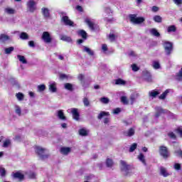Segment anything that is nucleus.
I'll return each instance as SVG.
<instances>
[{
  "label": "nucleus",
  "mask_w": 182,
  "mask_h": 182,
  "mask_svg": "<svg viewBox=\"0 0 182 182\" xmlns=\"http://www.w3.org/2000/svg\"><path fill=\"white\" fill-rule=\"evenodd\" d=\"M100 102H101V103H104V105H107V103H109L110 100H109V98L103 97L100 99Z\"/></svg>",
  "instance_id": "39"
},
{
  "label": "nucleus",
  "mask_w": 182,
  "mask_h": 182,
  "mask_svg": "<svg viewBox=\"0 0 182 182\" xmlns=\"http://www.w3.org/2000/svg\"><path fill=\"white\" fill-rule=\"evenodd\" d=\"M102 50H103L104 52L107 51V45H106V44H102Z\"/></svg>",
  "instance_id": "64"
},
{
  "label": "nucleus",
  "mask_w": 182,
  "mask_h": 182,
  "mask_svg": "<svg viewBox=\"0 0 182 182\" xmlns=\"http://www.w3.org/2000/svg\"><path fill=\"white\" fill-rule=\"evenodd\" d=\"M174 168L175 170H181V165L180 164H175Z\"/></svg>",
  "instance_id": "58"
},
{
  "label": "nucleus",
  "mask_w": 182,
  "mask_h": 182,
  "mask_svg": "<svg viewBox=\"0 0 182 182\" xmlns=\"http://www.w3.org/2000/svg\"><path fill=\"white\" fill-rule=\"evenodd\" d=\"M16 97H17L18 100H19L20 102L23 100V94H22L21 92H18L16 95Z\"/></svg>",
  "instance_id": "47"
},
{
  "label": "nucleus",
  "mask_w": 182,
  "mask_h": 182,
  "mask_svg": "<svg viewBox=\"0 0 182 182\" xmlns=\"http://www.w3.org/2000/svg\"><path fill=\"white\" fill-rule=\"evenodd\" d=\"M168 137H170V139H176V134H174V133H173V132H169L168 134Z\"/></svg>",
  "instance_id": "61"
},
{
  "label": "nucleus",
  "mask_w": 182,
  "mask_h": 182,
  "mask_svg": "<svg viewBox=\"0 0 182 182\" xmlns=\"http://www.w3.org/2000/svg\"><path fill=\"white\" fill-rule=\"evenodd\" d=\"M161 174L164 177H168L169 176L168 173L167 172V170L164 167H161L160 168Z\"/></svg>",
  "instance_id": "30"
},
{
  "label": "nucleus",
  "mask_w": 182,
  "mask_h": 182,
  "mask_svg": "<svg viewBox=\"0 0 182 182\" xmlns=\"http://www.w3.org/2000/svg\"><path fill=\"white\" fill-rule=\"evenodd\" d=\"M109 41H111V42H113V41L116 39V36H114V34H109Z\"/></svg>",
  "instance_id": "59"
},
{
  "label": "nucleus",
  "mask_w": 182,
  "mask_h": 182,
  "mask_svg": "<svg viewBox=\"0 0 182 182\" xmlns=\"http://www.w3.org/2000/svg\"><path fill=\"white\" fill-rule=\"evenodd\" d=\"M175 153L178 157H182V151L181 149L176 151Z\"/></svg>",
  "instance_id": "60"
},
{
  "label": "nucleus",
  "mask_w": 182,
  "mask_h": 182,
  "mask_svg": "<svg viewBox=\"0 0 182 182\" xmlns=\"http://www.w3.org/2000/svg\"><path fill=\"white\" fill-rule=\"evenodd\" d=\"M35 150L41 160H47V159H49V156H50V154H49V151L42 146H36Z\"/></svg>",
  "instance_id": "1"
},
{
  "label": "nucleus",
  "mask_w": 182,
  "mask_h": 182,
  "mask_svg": "<svg viewBox=\"0 0 182 182\" xmlns=\"http://www.w3.org/2000/svg\"><path fill=\"white\" fill-rule=\"evenodd\" d=\"M60 79L61 80H68V79H70V75H68L66 74H60Z\"/></svg>",
  "instance_id": "41"
},
{
  "label": "nucleus",
  "mask_w": 182,
  "mask_h": 182,
  "mask_svg": "<svg viewBox=\"0 0 182 182\" xmlns=\"http://www.w3.org/2000/svg\"><path fill=\"white\" fill-rule=\"evenodd\" d=\"M105 22H107V23H110V22H112L113 18H112V17H110V18L105 17Z\"/></svg>",
  "instance_id": "62"
},
{
  "label": "nucleus",
  "mask_w": 182,
  "mask_h": 182,
  "mask_svg": "<svg viewBox=\"0 0 182 182\" xmlns=\"http://www.w3.org/2000/svg\"><path fill=\"white\" fill-rule=\"evenodd\" d=\"M79 134L80 136H87V131L85 129H81L79 130Z\"/></svg>",
  "instance_id": "46"
},
{
  "label": "nucleus",
  "mask_w": 182,
  "mask_h": 182,
  "mask_svg": "<svg viewBox=\"0 0 182 182\" xmlns=\"http://www.w3.org/2000/svg\"><path fill=\"white\" fill-rule=\"evenodd\" d=\"M14 110H15L16 114H17L18 116H21L22 109H21V107H19V105H15L14 106Z\"/></svg>",
  "instance_id": "24"
},
{
  "label": "nucleus",
  "mask_w": 182,
  "mask_h": 182,
  "mask_svg": "<svg viewBox=\"0 0 182 182\" xmlns=\"http://www.w3.org/2000/svg\"><path fill=\"white\" fill-rule=\"evenodd\" d=\"M28 46H30V48H35V42L33 41H29Z\"/></svg>",
  "instance_id": "63"
},
{
  "label": "nucleus",
  "mask_w": 182,
  "mask_h": 182,
  "mask_svg": "<svg viewBox=\"0 0 182 182\" xmlns=\"http://www.w3.org/2000/svg\"><path fill=\"white\" fill-rule=\"evenodd\" d=\"M136 149H137V144L134 143L132 145H131L129 148V152L133 153V151H134Z\"/></svg>",
  "instance_id": "44"
},
{
  "label": "nucleus",
  "mask_w": 182,
  "mask_h": 182,
  "mask_svg": "<svg viewBox=\"0 0 182 182\" xmlns=\"http://www.w3.org/2000/svg\"><path fill=\"white\" fill-rule=\"evenodd\" d=\"M130 21L135 25H139L140 23H143L145 19L144 17H137V16L134 14L129 15Z\"/></svg>",
  "instance_id": "2"
},
{
  "label": "nucleus",
  "mask_w": 182,
  "mask_h": 182,
  "mask_svg": "<svg viewBox=\"0 0 182 182\" xmlns=\"http://www.w3.org/2000/svg\"><path fill=\"white\" fill-rule=\"evenodd\" d=\"M107 167H112L113 166V161L110 159H107L106 161Z\"/></svg>",
  "instance_id": "51"
},
{
  "label": "nucleus",
  "mask_w": 182,
  "mask_h": 182,
  "mask_svg": "<svg viewBox=\"0 0 182 182\" xmlns=\"http://www.w3.org/2000/svg\"><path fill=\"white\" fill-rule=\"evenodd\" d=\"M15 48L14 47H9V48H6L4 49V53L6 55H11V53H12V52H14Z\"/></svg>",
  "instance_id": "32"
},
{
  "label": "nucleus",
  "mask_w": 182,
  "mask_h": 182,
  "mask_svg": "<svg viewBox=\"0 0 182 182\" xmlns=\"http://www.w3.org/2000/svg\"><path fill=\"white\" fill-rule=\"evenodd\" d=\"M64 87L65 89H66V90H70V91L73 90V85L68 82L64 84Z\"/></svg>",
  "instance_id": "36"
},
{
  "label": "nucleus",
  "mask_w": 182,
  "mask_h": 182,
  "mask_svg": "<svg viewBox=\"0 0 182 182\" xmlns=\"http://www.w3.org/2000/svg\"><path fill=\"white\" fill-rule=\"evenodd\" d=\"M60 38L61 41H63L64 42H68V43H71L72 42V38L65 36V35H61L60 36Z\"/></svg>",
  "instance_id": "20"
},
{
  "label": "nucleus",
  "mask_w": 182,
  "mask_h": 182,
  "mask_svg": "<svg viewBox=\"0 0 182 182\" xmlns=\"http://www.w3.org/2000/svg\"><path fill=\"white\" fill-rule=\"evenodd\" d=\"M29 178H36V173H35L34 172H28L27 173Z\"/></svg>",
  "instance_id": "52"
},
{
  "label": "nucleus",
  "mask_w": 182,
  "mask_h": 182,
  "mask_svg": "<svg viewBox=\"0 0 182 182\" xmlns=\"http://www.w3.org/2000/svg\"><path fill=\"white\" fill-rule=\"evenodd\" d=\"M60 151L63 156H68V154L72 151V148L69 146H63L60 148Z\"/></svg>",
  "instance_id": "9"
},
{
  "label": "nucleus",
  "mask_w": 182,
  "mask_h": 182,
  "mask_svg": "<svg viewBox=\"0 0 182 182\" xmlns=\"http://www.w3.org/2000/svg\"><path fill=\"white\" fill-rule=\"evenodd\" d=\"M20 38H21L22 41H28V39H29V36L26 32H22L20 34Z\"/></svg>",
  "instance_id": "29"
},
{
  "label": "nucleus",
  "mask_w": 182,
  "mask_h": 182,
  "mask_svg": "<svg viewBox=\"0 0 182 182\" xmlns=\"http://www.w3.org/2000/svg\"><path fill=\"white\" fill-rule=\"evenodd\" d=\"M11 39V37L6 34H1L0 35V42L1 43H5L6 41H9Z\"/></svg>",
  "instance_id": "16"
},
{
  "label": "nucleus",
  "mask_w": 182,
  "mask_h": 182,
  "mask_svg": "<svg viewBox=\"0 0 182 182\" xmlns=\"http://www.w3.org/2000/svg\"><path fill=\"white\" fill-rule=\"evenodd\" d=\"M78 35L82 38V39H87V33L85 30H80L77 32Z\"/></svg>",
  "instance_id": "25"
},
{
  "label": "nucleus",
  "mask_w": 182,
  "mask_h": 182,
  "mask_svg": "<svg viewBox=\"0 0 182 182\" xmlns=\"http://www.w3.org/2000/svg\"><path fill=\"white\" fill-rule=\"evenodd\" d=\"M121 102L124 105H129V100H127V97H125V96L121 97Z\"/></svg>",
  "instance_id": "43"
},
{
  "label": "nucleus",
  "mask_w": 182,
  "mask_h": 182,
  "mask_svg": "<svg viewBox=\"0 0 182 182\" xmlns=\"http://www.w3.org/2000/svg\"><path fill=\"white\" fill-rule=\"evenodd\" d=\"M68 110L70 112V113H72L73 119H74V120H79L80 114H79V109H77V108H71Z\"/></svg>",
  "instance_id": "6"
},
{
  "label": "nucleus",
  "mask_w": 182,
  "mask_h": 182,
  "mask_svg": "<svg viewBox=\"0 0 182 182\" xmlns=\"http://www.w3.org/2000/svg\"><path fill=\"white\" fill-rule=\"evenodd\" d=\"M45 89H46V86H45V85H40L38 86V92H43Z\"/></svg>",
  "instance_id": "53"
},
{
  "label": "nucleus",
  "mask_w": 182,
  "mask_h": 182,
  "mask_svg": "<svg viewBox=\"0 0 182 182\" xmlns=\"http://www.w3.org/2000/svg\"><path fill=\"white\" fill-rule=\"evenodd\" d=\"M128 55L129 56V58H136V56H137V54H136V52L130 50L128 52Z\"/></svg>",
  "instance_id": "50"
},
{
  "label": "nucleus",
  "mask_w": 182,
  "mask_h": 182,
  "mask_svg": "<svg viewBox=\"0 0 182 182\" xmlns=\"http://www.w3.org/2000/svg\"><path fill=\"white\" fill-rule=\"evenodd\" d=\"M154 21L158 23H161L162 21H163V18H161V16H155L153 18Z\"/></svg>",
  "instance_id": "38"
},
{
  "label": "nucleus",
  "mask_w": 182,
  "mask_h": 182,
  "mask_svg": "<svg viewBox=\"0 0 182 182\" xmlns=\"http://www.w3.org/2000/svg\"><path fill=\"white\" fill-rule=\"evenodd\" d=\"M168 93H170V90H166L159 96V99L161 100H164V99L167 97V95H168Z\"/></svg>",
  "instance_id": "26"
},
{
  "label": "nucleus",
  "mask_w": 182,
  "mask_h": 182,
  "mask_svg": "<svg viewBox=\"0 0 182 182\" xmlns=\"http://www.w3.org/2000/svg\"><path fill=\"white\" fill-rule=\"evenodd\" d=\"M158 95H160V92H159V91L152 90L149 92V96L153 99H154V97H157Z\"/></svg>",
  "instance_id": "31"
},
{
  "label": "nucleus",
  "mask_w": 182,
  "mask_h": 182,
  "mask_svg": "<svg viewBox=\"0 0 182 182\" xmlns=\"http://www.w3.org/2000/svg\"><path fill=\"white\" fill-rule=\"evenodd\" d=\"M155 110H156L155 117H160L161 114L166 113V110L163 109L161 107H155Z\"/></svg>",
  "instance_id": "12"
},
{
  "label": "nucleus",
  "mask_w": 182,
  "mask_h": 182,
  "mask_svg": "<svg viewBox=\"0 0 182 182\" xmlns=\"http://www.w3.org/2000/svg\"><path fill=\"white\" fill-rule=\"evenodd\" d=\"M78 80L81 82L82 85H85V75L83 74L79 75Z\"/></svg>",
  "instance_id": "45"
},
{
  "label": "nucleus",
  "mask_w": 182,
  "mask_h": 182,
  "mask_svg": "<svg viewBox=\"0 0 182 182\" xmlns=\"http://www.w3.org/2000/svg\"><path fill=\"white\" fill-rule=\"evenodd\" d=\"M138 160L144 164V166H147V164L146 163V156H144V154L142 153L139 154V155L137 156Z\"/></svg>",
  "instance_id": "17"
},
{
  "label": "nucleus",
  "mask_w": 182,
  "mask_h": 182,
  "mask_svg": "<svg viewBox=\"0 0 182 182\" xmlns=\"http://www.w3.org/2000/svg\"><path fill=\"white\" fill-rule=\"evenodd\" d=\"M126 136H129V137H132V136L134 135V129L130 128L127 132H125Z\"/></svg>",
  "instance_id": "35"
},
{
  "label": "nucleus",
  "mask_w": 182,
  "mask_h": 182,
  "mask_svg": "<svg viewBox=\"0 0 182 182\" xmlns=\"http://www.w3.org/2000/svg\"><path fill=\"white\" fill-rule=\"evenodd\" d=\"M159 154H161L164 159H168V156H170L168 149L165 146H161L159 147Z\"/></svg>",
  "instance_id": "5"
},
{
  "label": "nucleus",
  "mask_w": 182,
  "mask_h": 182,
  "mask_svg": "<svg viewBox=\"0 0 182 182\" xmlns=\"http://www.w3.org/2000/svg\"><path fill=\"white\" fill-rule=\"evenodd\" d=\"M16 11L11 7H6L4 9V14L6 15H15Z\"/></svg>",
  "instance_id": "14"
},
{
  "label": "nucleus",
  "mask_w": 182,
  "mask_h": 182,
  "mask_svg": "<svg viewBox=\"0 0 182 182\" xmlns=\"http://www.w3.org/2000/svg\"><path fill=\"white\" fill-rule=\"evenodd\" d=\"M132 69L134 72H137V70H139V67H137V65L133 64L132 65Z\"/></svg>",
  "instance_id": "55"
},
{
  "label": "nucleus",
  "mask_w": 182,
  "mask_h": 182,
  "mask_svg": "<svg viewBox=\"0 0 182 182\" xmlns=\"http://www.w3.org/2000/svg\"><path fill=\"white\" fill-rule=\"evenodd\" d=\"M106 116H110V114L107 112H105V111H102L97 116V119H99V120L103 119V117H106Z\"/></svg>",
  "instance_id": "22"
},
{
  "label": "nucleus",
  "mask_w": 182,
  "mask_h": 182,
  "mask_svg": "<svg viewBox=\"0 0 182 182\" xmlns=\"http://www.w3.org/2000/svg\"><path fill=\"white\" fill-rule=\"evenodd\" d=\"M48 89L52 93H56V91L58 90V89L56 88V82H50Z\"/></svg>",
  "instance_id": "13"
},
{
  "label": "nucleus",
  "mask_w": 182,
  "mask_h": 182,
  "mask_svg": "<svg viewBox=\"0 0 182 182\" xmlns=\"http://www.w3.org/2000/svg\"><path fill=\"white\" fill-rule=\"evenodd\" d=\"M85 23L87 25H88L91 31H95V24L93 21H92V20H90V18H85Z\"/></svg>",
  "instance_id": "15"
},
{
  "label": "nucleus",
  "mask_w": 182,
  "mask_h": 182,
  "mask_svg": "<svg viewBox=\"0 0 182 182\" xmlns=\"http://www.w3.org/2000/svg\"><path fill=\"white\" fill-rule=\"evenodd\" d=\"M137 97H139V94L137 93H134L131 95V97H130L131 105H133V103L136 102V99H137Z\"/></svg>",
  "instance_id": "28"
},
{
  "label": "nucleus",
  "mask_w": 182,
  "mask_h": 182,
  "mask_svg": "<svg viewBox=\"0 0 182 182\" xmlns=\"http://www.w3.org/2000/svg\"><path fill=\"white\" fill-rule=\"evenodd\" d=\"M120 164H121V170L122 171H127V170H129V165L126 163V161H121Z\"/></svg>",
  "instance_id": "19"
},
{
  "label": "nucleus",
  "mask_w": 182,
  "mask_h": 182,
  "mask_svg": "<svg viewBox=\"0 0 182 182\" xmlns=\"http://www.w3.org/2000/svg\"><path fill=\"white\" fill-rule=\"evenodd\" d=\"M17 59H18L19 62H21L23 65H26V63H28V61H26V58H25V56L23 55H18Z\"/></svg>",
  "instance_id": "23"
},
{
  "label": "nucleus",
  "mask_w": 182,
  "mask_h": 182,
  "mask_svg": "<svg viewBox=\"0 0 182 182\" xmlns=\"http://www.w3.org/2000/svg\"><path fill=\"white\" fill-rule=\"evenodd\" d=\"M176 31H177L176 26H169L167 28V32L168 33H171V32H176Z\"/></svg>",
  "instance_id": "37"
},
{
  "label": "nucleus",
  "mask_w": 182,
  "mask_h": 182,
  "mask_svg": "<svg viewBox=\"0 0 182 182\" xmlns=\"http://www.w3.org/2000/svg\"><path fill=\"white\" fill-rule=\"evenodd\" d=\"M57 117L63 122H66V116H65V113L63 112V109H59L57 111Z\"/></svg>",
  "instance_id": "10"
},
{
  "label": "nucleus",
  "mask_w": 182,
  "mask_h": 182,
  "mask_svg": "<svg viewBox=\"0 0 182 182\" xmlns=\"http://www.w3.org/2000/svg\"><path fill=\"white\" fill-rule=\"evenodd\" d=\"M115 85H118L120 86H124V85H126V81L119 78V79L115 80Z\"/></svg>",
  "instance_id": "34"
},
{
  "label": "nucleus",
  "mask_w": 182,
  "mask_h": 182,
  "mask_svg": "<svg viewBox=\"0 0 182 182\" xmlns=\"http://www.w3.org/2000/svg\"><path fill=\"white\" fill-rule=\"evenodd\" d=\"M0 176L1 177H5V176H6V171L5 170V168L0 167Z\"/></svg>",
  "instance_id": "48"
},
{
  "label": "nucleus",
  "mask_w": 182,
  "mask_h": 182,
  "mask_svg": "<svg viewBox=\"0 0 182 182\" xmlns=\"http://www.w3.org/2000/svg\"><path fill=\"white\" fill-rule=\"evenodd\" d=\"M27 9L28 12L33 14L36 11V2L33 0H29L27 2Z\"/></svg>",
  "instance_id": "4"
},
{
  "label": "nucleus",
  "mask_w": 182,
  "mask_h": 182,
  "mask_svg": "<svg viewBox=\"0 0 182 182\" xmlns=\"http://www.w3.org/2000/svg\"><path fill=\"white\" fill-rule=\"evenodd\" d=\"M105 13L107 14L108 15H110V14H112V11L110 7L105 8Z\"/></svg>",
  "instance_id": "57"
},
{
  "label": "nucleus",
  "mask_w": 182,
  "mask_h": 182,
  "mask_svg": "<svg viewBox=\"0 0 182 182\" xmlns=\"http://www.w3.org/2000/svg\"><path fill=\"white\" fill-rule=\"evenodd\" d=\"M84 52H86L90 56H93L95 55V52L92 50V49L89 48L88 47L84 46Z\"/></svg>",
  "instance_id": "27"
},
{
  "label": "nucleus",
  "mask_w": 182,
  "mask_h": 182,
  "mask_svg": "<svg viewBox=\"0 0 182 182\" xmlns=\"http://www.w3.org/2000/svg\"><path fill=\"white\" fill-rule=\"evenodd\" d=\"M14 178H18V180H20V181H22V180H23L24 178V176L23 174L19 173V172H16L12 174Z\"/></svg>",
  "instance_id": "18"
},
{
  "label": "nucleus",
  "mask_w": 182,
  "mask_h": 182,
  "mask_svg": "<svg viewBox=\"0 0 182 182\" xmlns=\"http://www.w3.org/2000/svg\"><path fill=\"white\" fill-rule=\"evenodd\" d=\"M152 66L154 69H160V63L157 60L153 61Z\"/></svg>",
  "instance_id": "42"
},
{
  "label": "nucleus",
  "mask_w": 182,
  "mask_h": 182,
  "mask_svg": "<svg viewBox=\"0 0 182 182\" xmlns=\"http://www.w3.org/2000/svg\"><path fill=\"white\" fill-rule=\"evenodd\" d=\"M149 33H151V35H152L153 36H156V38H159V36H160V33H159V31L156 28H151L149 30Z\"/></svg>",
  "instance_id": "21"
},
{
  "label": "nucleus",
  "mask_w": 182,
  "mask_h": 182,
  "mask_svg": "<svg viewBox=\"0 0 182 182\" xmlns=\"http://www.w3.org/2000/svg\"><path fill=\"white\" fill-rule=\"evenodd\" d=\"M175 5H177V6H181L182 5V0H173Z\"/></svg>",
  "instance_id": "54"
},
{
  "label": "nucleus",
  "mask_w": 182,
  "mask_h": 182,
  "mask_svg": "<svg viewBox=\"0 0 182 182\" xmlns=\"http://www.w3.org/2000/svg\"><path fill=\"white\" fill-rule=\"evenodd\" d=\"M11 143H12V142L11 141V139H6V140L4 141V142H3L2 147H4L5 149H7V147H9V146H11Z\"/></svg>",
  "instance_id": "33"
},
{
  "label": "nucleus",
  "mask_w": 182,
  "mask_h": 182,
  "mask_svg": "<svg viewBox=\"0 0 182 182\" xmlns=\"http://www.w3.org/2000/svg\"><path fill=\"white\" fill-rule=\"evenodd\" d=\"M164 48L166 55H167V56H170V55H171V53L173 52V43L169 41H165L164 43Z\"/></svg>",
  "instance_id": "3"
},
{
  "label": "nucleus",
  "mask_w": 182,
  "mask_h": 182,
  "mask_svg": "<svg viewBox=\"0 0 182 182\" xmlns=\"http://www.w3.org/2000/svg\"><path fill=\"white\" fill-rule=\"evenodd\" d=\"M41 38L46 43H50L52 42V37H50V34L48 31H44Z\"/></svg>",
  "instance_id": "7"
},
{
  "label": "nucleus",
  "mask_w": 182,
  "mask_h": 182,
  "mask_svg": "<svg viewBox=\"0 0 182 182\" xmlns=\"http://www.w3.org/2000/svg\"><path fill=\"white\" fill-rule=\"evenodd\" d=\"M120 112H122V109H120V108H116L113 110V114H119V113H120Z\"/></svg>",
  "instance_id": "56"
},
{
  "label": "nucleus",
  "mask_w": 182,
  "mask_h": 182,
  "mask_svg": "<svg viewBox=\"0 0 182 182\" xmlns=\"http://www.w3.org/2000/svg\"><path fill=\"white\" fill-rule=\"evenodd\" d=\"M62 21L65 23V25H66V26H73V21H70V19H69L68 16H63L62 17Z\"/></svg>",
  "instance_id": "11"
},
{
  "label": "nucleus",
  "mask_w": 182,
  "mask_h": 182,
  "mask_svg": "<svg viewBox=\"0 0 182 182\" xmlns=\"http://www.w3.org/2000/svg\"><path fill=\"white\" fill-rule=\"evenodd\" d=\"M144 77L146 82H151V75L149 73H146Z\"/></svg>",
  "instance_id": "49"
},
{
  "label": "nucleus",
  "mask_w": 182,
  "mask_h": 182,
  "mask_svg": "<svg viewBox=\"0 0 182 182\" xmlns=\"http://www.w3.org/2000/svg\"><path fill=\"white\" fill-rule=\"evenodd\" d=\"M41 13L43 14V16L45 19H48L50 18V10L46 7H43L41 9Z\"/></svg>",
  "instance_id": "8"
},
{
  "label": "nucleus",
  "mask_w": 182,
  "mask_h": 182,
  "mask_svg": "<svg viewBox=\"0 0 182 182\" xmlns=\"http://www.w3.org/2000/svg\"><path fill=\"white\" fill-rule=\"evenodd\" d=\"M82 102L85 107H89V106H90V101H89V99H87V97L83 98Z\"/></svg>",
  "instance_id": "40"
}]
</instances>
